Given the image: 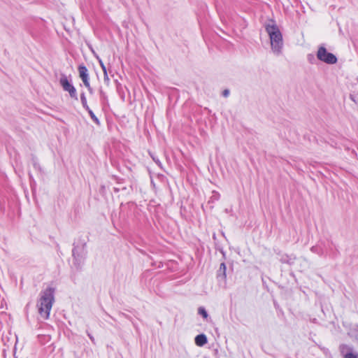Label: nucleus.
Listing matches in <instances>:
<instances>
[{
    "label": "nucleus",
    "instance_id": "obj_34",
    "mask_svg": "<svg viewBox=\"0 0 358 358\" xmlns=\"http://www.w3.org/2000/svg\"><path fill=\"white\" fill-rule=\"evenodd\" d=\"M90 48L92 50V52L94 53V50H93L91 47H90Z\"/></svg>",
    "mask_w": 358,
    "mask_h": 358
},
{
    "label": "nucleus",
    "instance_id": "obj_30",
    "mask_svg": "<svg viewBox=\"0 0 358 358\" xmlns=\"http://www.w3.org/2000/svg\"><path fill=\"white\" fill-rule=\"evenodd\" d=\"M88 92L90 94H94V90L93 88H90V90H88Z\"/></svg>",
    "mask_w": 358,
    "mask_h": 358
},
{
    "label": "nucleus",
    "instance_id": "obj_28",
    "mask_svg": "<svg viewBox=\"0 0 358 358\" xmlns=\"http://www.w3.org/2000/svg\"><path fill=\"white\" fill-rule=\"evenodd\" d=\"M219 268H227L225 263H224V262L221 263Z\"/></svg>",
    "mask_w": 358,
    "mask_h": 358
},
{
    "label": "nucleus",
    "instance_id": "obj_22",
    "mask_svg": "<svg viewBox=\"0 0 358 358\" xmlns=\"http://www.w3.org/2000/svg\"><path fill=\"white\" fill-rule=\"evenodd\" d=\"M230 90L229 89H225L222 92V96L227 98L229 96Z\"/></svg>",
    "mask_w": 358,
    "mask_h": 358
},
{
    "label": "nucleus",
    "instance_id": "obj_25",
    "mask_svg": "<svg viewBox=\"0 0 358 358\" xmlns=\"http://www.w3.org/2000/svg\"><path fill=\"white\" fill-rule=\"evenodd\" d=\"M152 159L154 160V162L159 166V167H162V162H160V160L158 159V158H155L154 157H152Z\"/></svg>",
    "mask_w": 358,
    "mask_h": 358
},
{
    "label": "nucleus",
    "instance_id": "obj_29",
    "mask_svg": "<svg viewBox=\"0 0 358 358\" xmlns=\"http://www.w3.org/2000/svg\"><path fill=\"white\" fill-rule=\"evenodd\" d=\"M120 188H119V187H113V191H114L115 192H116V193H117V192H120Z\"/></svg>",
    "mask_w": 358,
    "mask_h": 358
},
{
    "label": "nucleus",
    "instance_id": "obj_21",
    "mask_svg": "<svg viewBox=\"0 0 358 358\" xmlns=\"http://www.w3.org/2000/svg\"><path fill=\"white\" fill-rule=\"evenodd\" d=\"M220 273H218L217 274V277L223 280H224L225 278H226V273H225V270H220Z\"/></svg>",
    "mask_w": 358,
    "mask_h": 358
},
{
    "label": "nucleus",
    "instance_id": "obj_24",
    "mask_svg": "<svg viewBox=\"0 0 358 358\" xmlns=\"http://www.w3.org/2000/svg\"><path fill=\"white\" fill-rule=\"evenodd\" d=\"M350 99L355 103H357V96L354 94H350Z\"/></svg>",
    "mask_w": 358,
    "mask_h": 358
},
{
    "label": "nucleus",
    "instance_id": "obj_27",
    "mask_svg": "<svg viewBox=\"0 0 358 358\" xmlns=\"http://www.w3.org/2000/svg\"><path fill=\"white\" fill-rule=\"evenodd\" d=\"M31 191H32L33 194H34L35 190H36V181H35V180H34V181L32 180V187H31Z\"/></svg>",
    "mask_w": 358,
    "mask_h": 358
},
{
    "label": "nucleus",
    "instance_id": "obj_8",
    "mask_svg": "<svg viewBox=\"0 0 358 358\" xmlns=\"http://www.w3.org/2000/svg\"><path fill=\"white\" fill-rule=\"evenodd\" d=\"M31 164H32V166H33L34 169L36 171H38L40 173H43V168L41 166V165L39 164L38 159L34 154L31 155Z\"/></svg>",
    "mask_w": 358,
    "mask_h": 358
},
{
    "label": "nucleus",
    "instance_id": "obj_31",
    "mask_svg": "<svg viewBox=\"0 0 358 358\" xmlns=\"http://www.w3.org/2000/svg\"><path fill=\"white\" fill-rule=\"evenodd\" d=\"M115 85H118V84H120V83L118 82V80H115Z\"/></svg>",
    "mask_w": 358,
    "mask_h": 358
},
{
    "label": "nucleus",
    "instance_id": "obj_19",
    "mask_svg": "<svg viewBox=\"0 0 358 358\" xmlns=\"http://www.w3.org/2000/svg\"><path fill=\"white\" fill-rule=\"evenodd\" d=\"M96 58L99 60V63L100 66L103 71V73L107 72L106 67L105 64H103V61L98 56H96Z\"/></svg>",
    "mask_w": 358,
    "mask_h": 358
},
{
    "label": "nucleus",
    "instance_id": "obj_10",
    "mask_svg": "<svg viewBox=\"0 0 358 358\" xmlns=\"http://www.w3.org/2000/svg\"><path fill=\"white\" fill-rule=\"evenodd\" d=\"M99 97H100V101H101V103L103 105L108 104V96H107L106 93L103 90L102 87L99 88Z\"/></svg>",
    "mask_w": 358,
    "mask_h": 358
},
{
    "label": "nucleus",
    "instance_id": "obj_23",
    "mask_svg": "<svg viewBox=\"0 0 358 358\" xmlns=\"http://www.w3.org/2000/svg\"><path fill=\"white\" fill-rule=\"evenodd\" d=\"M84 85L87 87V90L92 88L90 83V80L83 81Z\"/></svg>",
    "mask_w": 358,
    "mask_h": 358
},
{
    "label": "nucleus",
    "instance_id": "obj_26",
    "mask_svg": "<svg viewBox=\"0 0 358 358\" xmlns=\"http://www.w3.org/2000/svg\"><path fill=\"white\" fill-rule=\"evenodd\" d=\"M28 175H29L30 187H32V180L34 181V178L31 172H29Z\"/></svg>",
    "mask_w": 358,
    "mask_h": 358
},
{
    "label": "nucleus",
    "instance_id": "obj_18",
    "mask_svg": "<svg viewBox=\"0 0 358 358\" xmlns=\"http://www.w3.org/2000/svg\"><path fill=\"white\" fill-rule=\"evenodd\" d=\"M344 358H358V354L350 352L345 355Z\"/></svg>",
    "mask_w": 358,
    "mask_h": 358
},
{
    "label": "nucleus",
    "instance_id": "obj_4",
    "mask_svg": "<svg viewBox=\"0 0 358 358\" xmlns=\"http://www.w3.org/2000/svg\"><path fill=\"white\" fill-rule=\"evenodd\" d=\"M317 59L327 64H335L338 62L337 57L330 52H328L324 45H321L318 47L317 53H316Z\"/></svg>",
    "mask_w": 358,
    "mask_h": 358
},
{
    "label": "nucleus",
    "instance_id": "obj_11",
    "mask_svg": "<svg viewBox=\"0 0 358 358\" xmlns=\"http://www.w3.org/2000/svg\"><path fill=\"white\" fill-rule=\"evenodd\" d=\"M220 199V194L218 192L213 190L212 192V195L208 201V203H213L219 201Z\"/></svg>",
    "mask_w": 358,
    "mask_h": 358
},
{
    "label": "nucleus",
    "instance_id": "obj_15",
    "mask_svg": "<svg viewBox=\"0 0 358 358\" xmlns=\"http://www.w3.org/2000/svg\"><path fill=\"white\" fill-rule=\"evenodd\" d=\"M198 314L201 315L204 319H207L208 317V314L203 307H199L198 308Z\"/></svg>",
    "mask_w": 358,
    "mask_h": 358
},
{
    "label": "nucleus",
    "instance_id": "obj_3",
    "mask_svg": "<svg viewBox=\"0 0 358 358\" xmlns=\"http://www.w3.org/2000/svg\"><path fill=\"white\" fill-rule=\"evenodd\" d=\"M54 292L55 289L53 288L48 287L41 293V296L37 306L38 313L43 319L46 320L49 317L50 313L55 301Z\"/></svg>",
    "mask_w": 358,
    "mask_h": 358
},
{
    "label": "nucleus",
    "instance_id": "obj_16",
    "mask_svg": "<svg viewBox=\"0 0 358 358\" xmlns=\"http://www.w3.org/2000/svg\"><path fill=\"white\" fill-rule=\"evenodd\" d=\"M116 90H117V93L121 96V98L122 99V100L124 101V92H123V86L122 85V84L117 85Z\"/></svg>",
    "mask_w": 358,
    "mask_h": 358
},
{
    "label": "nucleus",
    "instance_id": "obj_12",
    "mask_svg": "<svg viewBox=\"0 0 358 358\" xmlns=\"http://www.w3.org/2000/svg\"><path fill=\"white\" fill-rule=\"evenodd\" d=\"M310 250L313 253L317 254L320 256H322L324 254V249L320 245H314V246L311 247Z\"/></svg>",
    "mask_w": 358,
    "mask_h": 358
},
{
    "label": "nucleus",
    "instance_id": "obj_7",
    "mask_svg": "<svg viewBox=\"0 0 358 358\" xmlns=\"http://www.w3.org/2000/svg\"><path fill=\"white\" fill-rule=\"evenodd\" d=\"M78 71L79 77L82 81L90 80L88 69L84 64H80L78 65Z\"/></svg>",
    "mask_w": 358,
    "mask_h": 358
},
{
    "label": "nucleus",
    "instance_id": "obj_32",
    "mask_svg": "<svg viewBox=\"0 0 358 358\" xmlns=\"http://www.w3.org/2000/svg\"><path fill=\"white\" fill-rule=\"evenodd\" d=\"M139 251L142 253V254H145V252L142 250H139Z\"/></svg>",
    "mask_w": 358,
    "mask_h": 358
},
{
    "label": "nucleus",
    "instance_id": "obj_33",
    "mask_svg": "<svg viewBox=\"0 0 358 358\" xmlns=\"http://www.w3.org/2000/svg\"><path fill=\"white\" fill-rule=\"evenodd\" d=\"M122 190H125V189H127V188L125 187H124L122 188Z\"/></svg>",
    "mask_w": 358,
    "mask_h": 358
},
{
    "label": "nucleus",
    "instance_id": "obj_17",
    "mask_svg": "<svg viewBox=\"0 0 358 358\" xmlns=\"http://www.w3.org/2000/svg\"><path fill=\"white\" fill-rule=\"evenodd\" d=\"M307 60L308 61L309 63H310L312 64H314L316 62V59L313 54H308Z\"/></svg>",
    "mask_w": 358,
    "mask_h": 358
},
{
    "label": "nucleus",
    "instance_id": "obj_1",
    "mask_svg": "<svg viewBox=\"0 0 358 358\" xmlns=\"http://www.w3.org/2000/svg\"><path fill=\"white\" fill-rule=\"evenodd\" d=\"M271 23L266 24L264 27L268 35L271 49L274 53L279 55L283 47V38L281 31L274 20H270Z\"/></svg>",
    "mask_w": 358,
    "mask_h": 358
},
{
    "label": "nucleus",
    "instance_id": "obj_14",
    "mask_svg": "<svg viewBox=\"0 0 358 358\" xmlns=\"http://www.w3.org/2000/svg\"><path fill=\"white\" fill-rule=\"evenodd\" d=\"M80 101L83 108H85V110H88L90 107L87 104V98L84 92L80 93Z\"/></svg>",
    "mask_w": 358,
    "mask_h": 358
},
{
    "label": "nucleus",
    "instance_id": "obj_2",
    "mask_svg": "<svg viewBox=\"0 0 358 358\" xmlns=\"http://www.w3.org/2000/svg\"><path fill=\"white\" fill-rule=\"evenodd\" d=\"M87 255V241L83 236H80L73 242L72 249L73 263L76 268L84 265Z\"/></svg>",
    "mask_w": 358,
    "mask_h": 358
},
{
    "label": "nucleus",
    "instance_id": "obj_9",
    "mask_svg": "<svg viewBox=\"0 0 358 358\" xmlns=\"http://www.w3.org/2000/svg\"><path fill=\"white\" fill-rule=\"evenodd\" d=\"M194 341L196 345L199 347L203 346L208 342L206 336L203 334L196 336Z\"/></svg>",
    "mask_w": 358,
    "mask_h": 358
},
{
    "label": "nucleus",
    "instance_id": "obj_20",
    "mask_svg": "<svg viewBox=\"0 0 358 358\" xmlns=\"http://www.w3.org/2000/svg\"><path fill=\"white\" fill-rule=\"evenodd\" d=\"M103 80H104V83L108 85H109V83H110V79H109V77H108V72H104L103 73Z\"/></svg>",
    "mask_w": 358,
    "mask_h": 358
},
{
    "label": "nucleus",
    "instance_id": "obj_6",
    "mask_svg": "<svg viewBox=\"0 0 358 358\" xmlns=\"http://www.w3.org/2000/svg\"><path fill=\"white\" fill-rule=\"evenodd\" d=\"M274 252L279 257V260L284 264H287L289 266H292L296 260V256L294 255L284 254L282 251L277 248L273 249Z\"/></svg>",
    "mask_w": 358,
    "mask_h": 358
},
{
    "label": "nucleus",
    "instance_id": "obj_5",
    "mask_svg": "<svg viewBox=\"0 0 358 358\" xmlns=\"http://www.w3.org/2000/svg\"><path fill=\"white\" fill-rule=\"evenodd\" d=\"M59 84L63 90L68 92L72 99L76 101L78 99L76 87L72 84L71 81L69 80L67 76L64 73L61 74Z\"/></svg>",
    "mask_w": 358,
    "mask_h": 358
},
{
    "label": "nucleus",
    "instance_id": "obj_13",
    "mask_svg": "<svg viewBox=\"0 0 358 358\" xmlns=\"http://www.w3.org/2000/svg\"><path fill=\"white\" fill-rule=\"evenodd\" d=\"M90 116L92 121L98 126L101 124L99 119L96 116V115L94 113V112L89 108L88 110H86Z\"/></svg>",
    "mask_w": 358,
    "mask_h": 358
}]
</instances>
